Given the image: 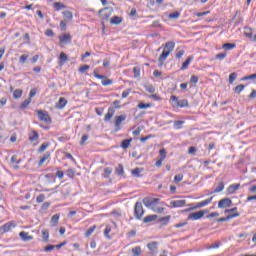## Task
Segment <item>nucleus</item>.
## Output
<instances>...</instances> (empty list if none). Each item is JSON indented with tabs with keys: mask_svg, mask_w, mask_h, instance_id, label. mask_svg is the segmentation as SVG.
I'll return each instance as SVG.
<instances>
[{
	"mask_svg": "<svg viewBox=\"0 0 256 256\" xmlns=\"http://www.w3.org/2000/svg\"><path fill=\"white\" fill-rule=\"evenodd\" d=\"M174 50H175L174 41L166 42L163 45V51L158 57V67H163V65H165V61H167V57H169V55H171V53H173Z\"/></svg>",
	"mask_w": 256,
	"mask_h": 256,
	"instance_id": "1",
	"label": "nucleus"
},
{
	"mask_svg": "<svg viewBox=\"0 0 256 256\" xmlns=\"http://www.w3.org/2000/svg\"><path fill=\"white\" fill-rule=\"evenodd\" d=\"M143 203L145 207L152 209L154 213H163L165 211L164 207L158 206L161 203V199L159 198L146 197L143 199Z\"/></svg>",
	"mask_w": 256,
	"mask_h": 256,
	"instance_id": "2",
	"label": "nucleus"
},
{
	"mask_svg": "<svg viewBox=\"0 0 256 256\" xmlns=\"http://www.w3.org/2000/svg\"><path fill=\"white\" fill-rule=\"evenodd\" d=\"M35 113L37 114L39 121H42L43 123H47L48 125H51V123H53V119L49 115L48 111L35 110Z\"/></svg>",
	"mask_w": 256,
	"mask_h": 256,
	"instance_id": "3",
	"label": "nucleus"
},
{
	"mask_svg": "<svg viewBox=\"0 0 256 256\" xmlns=\"http://www.w3.org/2000/svg\"><path fill=\"white\" fill-rule=\"evenodd\" d=\"M111 15H113V9L109 7L100 9L98 12V17H100L101 21H109Z\"/></svg>",
	"mask_w": 256,
	"mask_h": 256,
	"instance_id": "4",
	"label": "nucleus"
},
{
	"mask_svg": "<svg viewBox=\"0 0 256 256\" xmlns=\"http://www.w3.org/2000/svg\"><path fill=\"white\" fill-rule=\"evenodd\" d=\"M93 76L96 79H102L101 83H102L103 87H109V85H113L112 79L107 78V76H105V75H100L99 73H97V71L93 72Z\"/></svg>",
	"mask_w": 256,
	"mask_h": 256,
	"instance_id": "5",
	"label": "nucleus"
},
{
	"mask_svg": "<svg viewBox=\"0 0 256 256\" xmlns=\"http://www.w3.org/2000/svg\"><path fill=\"white\" fill-rule=\"evenodd\" d=\"M145 215V209H143V204L141 202H136L134 207V217L136 219H141Z\"/></svg>",
	"mask_w": 256,
	"mask_h": 256,
	"instance_id": "6",
	"label": "nucleus"
},
{
	"mask_svg": "<svg viewBox=\"0 0 256 256\" xmlns=\"http://www.w3.org/2000/svg\"><path fill=\"white\" fill-rule=\"evenodd\" d=\"M170 99L174 102L175 107H189V101H187V99L179 100V98L175 95H172Z\"/></svg>",
	"mask_w": 256,
	"mask_h": 256,
	"instance_id": "7",
	"label": "nucleus"
},
{
	"mask_svg": "<svg viewBox=\"0 0 256 256\" xmlns=\"http://www.w3.org/2000/svg\"><path fill=\"white\" fill-rule=\"evenodd\" d=\"M127 120V115L121 114L114 117V126L116 131H121V124Z\"/></svg>",
	"mask_w": 256,
	"mask_h": 256,
	"instance_id": "8",
	"label": "nucleus"
},
{
	"mask_svg": "<svg viewBox=\"0 0 256 256\" xmlns=\"http://www.w3.org/2000/svg\"><path fill=\"white\" fill-rule=\"evenodd\" d=\"M205 213H207V211H203V210L190 213L188 214V221H199V219H203V217L205 216Z\"/></svg>",
	"mask_w": 256,
	"mask_h": 256,
	"instance_id": "9",
	"label": "nucleus"
},
{
	"mask_svg": "<svg viewBox=\"0 0 256 256\" xmlns=\"http://www.w3.org/2000/svg\"><path fill=\"white\" fill-rule=\"evenodd\" d=\"M212 201H213V197H210L206 200L196 203L194 207L187 209L186 211H193V209H201L202 207H207V205L211 204Z\"/></svg>",
	"mask_w": 256,
	"mask_h": 256,
	"instance_id": "10",
	"label": "nucleus"
},
{
	"mask_svg": "<svg viewBox=\"0 0 256 256\" xmlns=\"http://www.w3.org/2000/svg\"><path fill=\"white\" fill-rule=\"evenodd\" d=\"M15 227H17V224H15V222L10 221L2 225L0 227V231L1 233H9V231H11V229H15Z\"/></svg>",
	"mask_w": 256,
	"mask_h": 256,
	"instance_id": "11",
	"label": "nucleus"
},
{
	"mask_svg": "<svg viewBox=\"0 0 256 256\" xmlns=\"http://www.w3.org/2000/svg\"><path fill=\"white\" fill-rule=\"evenodd\" d=\"M147 248L149 249L151 255H157V251H159V243L158 242H149L147 244Z\"/></svg>",
	"mask_w": 256,
	"mask_h": 256,
	"instance_id": "12",
	"label": "nucleus"
},
{
	"mask_svg": "<svg viewBox=\"0 0 256 256\" xmlns=\"http://www.w3.org/2000/svg\"><path fill=\"white\" fill-rule=\"evenodd\" d=\"M58 39L61 45H67L71 43L72 38H71V34L65 33V34H62L61 36H58Z\"/></svg>",
	"mask_w": 256,
	"mask_h": 256,
	"instance_id": "13",
	"label": "nucleus"
},
{
	"mask_svg": "<svg viewBox=\"0 0 256 256\" xmlns=\"http://www.w3.org/2000/svg\"><path fill=\"white\" fill-rule=\"evenodd\" d=\"M233 204V201L229 198H223L218 202V208L219 209H225L226 207H229Z\"/></svg>",
	"mask_w": 256,
	"mask_h": 256,
	"instance_id": "14",
	"label": "nucleus"
},
{
	"mask_svg": "<svg viewBox=\"0 0 256 256\" xmlns=\"http://www.w3.org/2000/svg\"><path fill=\"white\" fill-rule=\"evenodd\" d=\"M186 204H187L186 200H174L170 202V207H172V209H177V208L185 207Z\"/></svg>",
	"mask_w": 256,
	"mask_h": 256,
	"instance_id": "15",
	"label": "nucleus"
},
{
	"mask_svg": "<svg viewBox=\"0 0 256 256\" xmlns=\"http://www.w3.org/2000/svg\"><path fill=\"white\" fill-rule=\"evenodd\" d=\"M115 116V108L109 107L107 113L104 116L105 123H109L111 119Z\"/></svg>",
	"mask_w": 256,
	"mask_h": 256,
	"instance_id": "16",
	"label": "nucleus"
},
{
	"mask_svg": "<svg viewBox=\"0 0 256 256\" xmlns=\"http://www.w3.org/2000/svg\"><path fill=\"white\" fill-rule=\"evenodd\" d=\"M68 61H69V57L67 56V54L65 52H61L58 57L59 67H63V65H65V63Z\"/></svg>",
	"mask_w": 256,
	"mask_h": 256,
	"instance_id": "17",
	"label": "nucleus"
},
{
	"mask_svg": "<svg viewBox=\"0 0 256 256\" xmlns=\"http://www.w3.org/2000/svg\"><path fill=\"white\" fill-rule=\"evenodd\" d=\"M240 213L228 214L227 217H222L217 220V223H223L225 221H229L231 219H235L236 217H240Z\"/></svg>",
	"mask_w": 256,
	"mask_h": 256,
	"instance_id": "18",
	"label": "nucleus"
},
{
	"mask_svg": "<svg viewBox=\"0 0 256 256\" xmlns=\"http://www.w3.org/2000/svg\"><path fill=\"white\" fill-rule=\"evenodd\" d=\"M239 189H241V184H231L230 186H228L227 191L230 195H234V193H236L237 191H239Z\"/></svg>",
	"mask_w": 256,
	"mask_h": 256,
	"instance_id": "19",
	"label": "nucleus"
},
{
	"mask_svg": "<svg viewBox=\"0 0 256 256\" xmlns=\"http://www.w3.org/2000/svg\"><path fill=\"white\" fill-rule=\"evenodd\" d=\"M66 106H67V99L63 97L59 98L58 102L55 105L56 109H59L60 111L65 109Z\"/></svg>",
	"mask_w": 256,
	"mask_h": 256,
	"instance_id": "20",
	"label": "nucleus"
},
{
	"mask_svg": "<svg viewBox=\"0 0 256 256\" xmlns=\"http://www.w3.org/2000/svg\"><path fill=\"white\" fill-rule=\"evenodd\" d=\"M29 141H31V143L37 141L39 139V132L38 131H35V130H32L29 135Z\"/></svg>",
	"mask_w": 256,
	"mask_h": 256,
	"instance_id": "21",
	"label": "nucleus"
},
{
	"mask_svg": "<svg viewBox=\"0 0 256 256\" xmlns=\"http://www.w3.org/2000/svg\"><path fill=\"white\" fill-rule=\"evenodd\" d=\"M22 241H33V236L29 235V232L22 231L19 233Z\"/></svg>",
	"mask_w": 256,
	"mask_h": 256,
	"instance_id": "22",
	"label": "nucleus"
},
{
	"mask_svg": "<svg viewBox=\"0 0 256 256\" xmlns=\"http://www.w3.org/2000/svg\"><path fill=\"white\" fill-rule=\"evenodd\" d=\"M123 18L121 16H114L110 19V25H121Z\"/></svg>",
	"mask_w": 256,
	"mask_h": 256,
	"instance_id": "23",
	"label": "nucleus"
},
{
	"mask_svg": "<svg viewBox=\"0 0 256 256\" xmlns=\"http://www.w3.org/2000/svg\"><path fill=\"white\" fill-rule=\"evenodd\" d=\"M193 61V56H189L186 61L183 62L180 71H185V69H188L189 65H191V62Z\"/></svg>",
	"mask_w": 256,
	"mask_h": 256,
	"instance_id": "24",
	"label": "nucleus"
},
{
	"mask_svg": "<svg viewBox=\"0 0 256 256\" xmlns=\"http://www.w3.org/2000/svg\"><path fill=\"white\" fill-rule=\"evenodd\" d=\"M235 47H237L235 43H224L222 45V49H224V51H232V49H235Z\"/></svg>",
	"mask_w": 256,
	"mask_h": 256,
	"instance_id": "25",
	"label": "nucleus"
},
{
	"mask_svg": "<svg viewBox=\"0 0 256 256\" xmlns=\"http://www.w3.org/2000/svg\"><path fill=\"white\" fill-rule=\"evenodd\" d=\"M131 141H133V139L131 138L123 140L120 144V147L122 149H129V147L131 146Z\"/></svg>",
	"mask_w": 256,
	"mask_h": 256,
	"instance_id": "26",
	"label": "nucleus"
},
{
	"mask_svg": "<svg viewBox=\"0 0 256 256\" xmlns=\"http://www.w3.org/2000/svg\"><path fill=\"white\" fill-rule=\"evenodd\" d=\"M63 18L67 19V21H72L73 20V12L67 10L62 12Z\"/></svg>",
	"mask_w": 256,
	"mask_h": 256,
	"instance_id": "27",
	"label": "nucleus"
},
{
	"mask_svg": "<svg viewBox=\"0 0 256 256\" xmlns=\"http://www.w3.org/2000/svg\"><path fill=\"white\" fill-rule=\"evenodd\" d=\"M157 220V215L153 214V215H148L143 219V223H151L153 221Z\"/></svg>",
	"mask_w": 256,
	"mask_h": 256,
	"instance_id": "28",
	"label": "nucleus"
},
{
	"mask_svg": "<svg viewBox=\"0 0 256 256\" xmlns=\"http://www.w3.org/2000/svg\"><path fill=\"white\" fill-rule=\"evenodd\" d=\"M169 221H171V216H164L162 218L159 219V223H161V225H169Z\"/></svg>",
	"mask_w": 256,
	"mask_h": 256,
	"instance_id": "29",
	"label": "nucleus"
},
{
	"mask_svg": "<svg viewBox=\"0 0 256 256\" xmlns=\"http://www.w3.org/2000/svg\"><path fill=\"white\" fill-rule=\"evenodd\" d=\"M23 97V90L22 89H16L13 91V98L14 99H21Z\"/></svg>",
	"mask_w": 256,
	"mask_h": 256,
	"instance_id": "30",
	"label": "nucleus"
},
{
	"mask_svg": "<svg viewBox=\"0 0 256 256\" xmlns=\"http://www.w3.org/2000/svg\"><path fill=\"white\" fill-rule=\"evenodd\" d=\"M59 214H55L54 216H52L50 223L53 227H57L58 223H59Z\"/></svg>",
	"mask_w": 256,
	"mask_h": 256,
	"instance_id": "31",
	"label": "nucleus"
},
{
	"mask_svg": "<svg viewBox=\"0 0 256 256\" xmlns=\"http://www.w3.org/2000/svg\"><path fill=\"white\" fill-rule=\"evenodd\" d=\"M223 189H225V184L223 182H220L214 188L213 193H221V191H223Z\"/></svg>",
	"mask_w": 256,
	"mask_h": 256,
	"instance_id": "32",
	"label": "nucleus"
},
{
	"mask_svg": "<svg viewBox=\"0 0 256 256\" xmlns=\"http://www.w3.org/2000/svg\"><path fill=\"white\" fill-rule=\"evenodd\" d=\"M143 168H135L131 171L133 177H141V173H143Z\"/></svg>",
	"mask_w": 256,
	"mask_h": 256,
	"instance_id": "33",
	"label": "nucleus"
},
{
	"mask_svg": "<svg viewBox=\"0 0 256 256\" xmlns=\"http://www.w3.org/2000/svg\"><path fill=\"white\" fill-rule=\"evenodd\" d=\"M31 98H28L26 100H24L21 104H20V109H27V107H29V105H31Z\"/></svg>",
	"mask_w": 256,
	"mask_h": 256,
	"instance_id": "34",
	"label": "nucleus"
},
{
	"mask_svg": "<svg viewBox=\"0 0 256 256\" xmlns=\"http://www.w3.org/2000/svg\"><path fill=\"white\" fill-rule=\"evenodd\" d=\"M53 7L56 11H61V9H65V4L61 3V2H54L53 3Z\"/></svg>",
	"mask_w": 256,
	"mask_h": 256,
	"instance_id": "35",
	"label": "nucleus"
},
{
	"mask_svg": "<svg viewBox=\"0 0 256 256\" xmlns=\"http://www.w3.org/2000/svg\"><path fill=\"white\" fill-rule=\"evenodd\" d=\"M141 253H142L141 246H136V247L132 248L133 256H141Z\"/></svg>",
	"mask_w": 256,
	"mask_h": 256,
	"instance_id": "36",
	"label": "nucleus"
},
{
	"mask_svg": "<svg viewBox=\"0 0 256 256\" xmlns=\"http://www.w3.org/2000/svg\"><path fill=\"white\" fill-rule=\"evenodd\" d=\"M50 143H42L41 146L38 148V153H44L48 148Z\"/></svg>",
	"mask_w": 256,
	"mask_h": 256,
	"instance_id": "37",
	"label": "nucleus"
},
{
	"mask_svg": "<svg viewBox=\"0 0 256 256\" xmlns=\"http://www.w3.org/2000/svg\"><path fill=\"white\" fill-rule=\"evenodd\" d=\"M95 229H97V225H94L86 230L85 237H91V235H93V233L95 232Z\"/></svg>",
	"mask_w": 256,
	"mask_h": 256,
	"instance_id": "38",
	"label": "nucleus"
},
{
	"mask_svg": "<svg viewBox=\"0 0 256 256\" xmlns=\"http://www.w3.org/2000/svg\"><path fill=\"white\" fill-rule=\"evenodd\" d=\"M42 239L45 243L49 241V230L47 229L42 230Z\"/></svg>",
	"mask_w": 256,
	"mask_h": 256,
	"instance_id": "39",
	"label": "nucleus"
},
{
	"mask_svg": "<svg viewBox=\"0 0 256 256\" xmlns=\"http://www.w3.org/2000/svg\"><path fill=\"white\" fill-rule=\"evenodd\" d=\"M49 157H51V153H46L38 162L39 167H41V165H43V163H45V161H47V159H49Z\"/></svg>",
	"mask_w": 256,
	"mask_h": 256,
	"instance_id": "40",
	"label": "nucleus"
},
{
	"mask_svg": "<svg viewBox=\"0 0 256 256\" xmlns=\"http://www.w3.org/2000/svg\"><path fill=\"white\" fill-rule=\"evenodd\" d=\"M112 173H113V168L107 167V168L104 169L103 177L105 179H108V177H110Z\"/></svg>",
	"mask_w": 256,
	"mask_h": 256,
	"instance_id": "41",
	"label": "nucleus"
},
{
	"mask_svg": "<svg viewBox=\"0 0 256 256\" xmlns=\"http://www.w3.org/2000/svg\"><path fill=\"white\" fill-rule=\"evenodd\" d=\"M138 109H151V107H153V104H151V103H147V104H145V103H139L138 104Z\"/></svg>",
	"mask_w": 256,
	"mask_h": 256,
	"instance_id": "42",
	"label": "nucleus"
},
{
	"mask_svg": "<svg viewBox=\"0 0 256 256\" xmlns=\"http://www.w3.org/2000/svg\"><path fill=\"white\" fill-rule=\"evenodd\" d=\"M112 231V228L110 225H107L106 228L104 229V236L107 238V239H111V236L109 235V233H111Z\"/></svg>",
	"mask_w": 256,
	"mask_h": 256,
	"instance_id": "43",
	"label": "nucleus"
},
{
	"mask_svg": "<svg viewBox=\"0 0 256 256\" xmlns=\"http://www.w3.org/2000/svg\"><path fill=\"white\" fill-rule=\"evenodd\" d=\"M227 57V52H222V53H219L215 56V59L217 61H223V59H225Z\"/></svg>",
	"mask_w": 256,
	"mask_h": 256,
	"instance_id": "44",
	"label": "nucleus"
},
{
	"mask_svg": "<svg viewBox=\"0 0 256 256\" xmlns=\"http://www.w3.org/2000/svg\"><path fill=\"white\" fill-rule=\"evenodd\" d=\"M179 17H181V13L176 11L174 13H170L168 15V19H179Z\"/></svg>",
	"mask_w": 256,
	"mask_h": 256,
	"instance_id": "45",
	"label": "nucleus"
},
{
	"mask_svg": "<svg viewBox=\"0 0 256 256\" xmlns=\"http://www.w3.org/2000/svg\"><path fill=\"white\" fill-rule=\"evenodd\" d=\"M244 90H245V85L240 84L234 88V93H237L239 95V93H241Z\"/></svg>",
	"mask_w": 256,
	"mask_h": 256,
	"instance_id": "46",
	"label": "nucleus"
},
{
	"mask_svg": "<svg viewBox=\"0 0 256 256\" xmlns=\"http://www.w3.org/2000/svg\"><path fill=\"white\" fill-rule=\"evenodd\" d=\"M160 159L164 160L167 158V150L165 148L160 149L159 151Z\"/></svg>",
	"mask_w": 256,
	"mask_h": 256,
	"instance_id": "47",
	"label": "nucleus"
},
{
	"mask_svg": "<svg viewBox=\"0 0 256 256\" xmlns=\"http://www.w3.org/2000/svg\"><path fill=\"white\" fill-rule=\"evenodd\" d=\"M134 77L137 79L138 77H141V68L134 67L133 68Z\"/></svg>",
	"mask_w": 256,
	"mask_h": 256,
	"instance_id": "48",
	"label": "nucleus"
},
{
	"mask_svg": "<svg viewBox=\"0 0 256 256\" xmlns=\"http://www.w3.org/2000/svg\"><path fill=\"white\" fill-rule=\"evenodd\" d=\"M235 79H237V73L233 72L229 75V83L230 85H233Z\"/></svg>",
	"mask_w": 256,
	"mask_h": 256,
	"instance_id": "49",
	"label": "nucleus"
},
{
	"mask_svg": "<svg viewBox=\"0 0 256 256\" xmlns=\"http://www.w3.org/2000/svg\"><path fill=\"white\" fill-rule=\"evenodd\" d=\"M66 175H67V177H70L71 179H73V177H75V170L73 168H69L66 171Z\"/></svg>",
	"mask_w": 256,
	"mask_h": 256,
	"instance_id": "50",
	"label": "nucleus"
},
{
	"mask_svg": "<svg viewBox=\"0 0 256 256\" xmlns=\"http://www.w3.org/2000/svg\"><path fill=\"white\" fill-rule=\"evenodd\" d=\"M255 79H256V73L243 77L242 81H249V80L255 81Z\"/></svg>",
	"mask_w": 256,
	"mask_h": 256,
	"instance_id": "51",
	"label": "nucleus"
},
{
	"mask_svg": "<svg viewBox=\"0 0 256 256\" xmlns=\"http://www.w3.org/2000/svg\"><path fill=\"white\" fill-rule=\"evenodd\" d=\"M10 162L13 164V165H15V163H16V165H19V163H21V159H17V155H13L12 157H11V159H10Z\"/></svg>",
	"mask_w": 256,
	"mask_h": 256,
	"instance_id": "52",
	"label": "nucleus"
},
{
	"mask_svg": "<svg viewBox=\"0 0 256 256\" xmlns=\"http://www.w3.org/2000/svg\"><path fill=\"white\" fill-rule=\"evenodd\" d=\"M183 181V174H177L174 176V183H181Z\"/></svg>",
	"mask_w": 256,
	"mask_h": 256,
	"instance_id": "53",
	"label": "nucleus"
},
{
	"mask_svg": "<svg viewBox=\"0 0 256 256\" xmlns=\"http://www.w3.org/2000/svg\"><path fill=\"white\" fill-rule=\"evenodd\" d=\"M224 213H225V214L228 213V215H234V213H239V212H237V207H234V208H232V209H226V210L224 211Z\"/></svg>",
	"mask_w": 256,
	"mask_h": 256,
	"instance_id": "54",
	"label": "nucleus"
},
{
	"mask_svg": "<svg viewBox=\"0 0 256 256\" xmlns=\"http://www.w3.org/2000/svg\"><path fill=\"white\" fill-rule=\"evenodd\" d=\"M129 95H131V88L126 89L122 92V99H127V97H129Z\"/></svg>",
	"mask_w": 256,
	"mask_h": 256,
	"instance_id": "55",
	"label": "nucleus"
},
{
	"mask_svg": "<svg viewBox=\"0 0 256 256\" xmlns=\"http://www.w3.org/2000/svg\"><path fill=\"white\" fill-rule=\"evenodd\" d=\"M45 201V194H40L36 197V203H43Z\"/></svg>",
	"mask_w": 256,
	"mask_h": 256,
	"instance_id": "56",
	"label": "nucleus"
},
{
	"mask_svg": "<svg viewBox=\"0 0 256 256\" xmlns=\"http://www.w3.org/2000/svg\"><path fill=\"white\" fill-rule=\"evenodd\" d=\"M149 99H154V101H161V96H159L158 94H151L148 95Z\"/></svg>",
	"mask_w": 256,
	"mask_h": 256,
	"instance_id": "57",
	"label": "nucleus"
},
{
	"mask_svg": "<svg viewBox=\"0 0 256 256\" xmlns=\"http://www.w3.org/2000/svg\"><path fill=\"white\" fill-rule=\"evenodd\" d=\"M60 29H61V31H67V22L66 21L61 20Z\"/></svg>",
	"mask_w": 256,
	"mask_h": 256,
	"instance_id": "58",
	"label": "nucleus"
},
{
	"mask_svg": "<svg viewBox=\"0 0 256 256\" xmlns=\"http://www.w3.org/2000/svg\"><path fill=\"white\" fill-rule=\"evenodd\" d=\"M79 73H85V71H89V65H83L78 69Z\"/></svg>",
	"mask_w": 256,
	"mask_h": 256,
	"instance_id": "59",
	"label": "nucleus"
},
{
	"mask_svg": "<svg viewBox=\"0 0 256 256\" xmlns=\"http://www.w3.org/2000/svg\"><path fill=\"white\" fill-rule=\"evenodd\" d=\"M35 95H37V89L32 88L29 93V99H33V97H35Z\"/></svg>",
	"mask_w": 256,
	"mask_h": 256,
	"instance_id": "60",
	"label": "nucleus"
},
{
	"mask_svg": "<svg viewBox=\"0 0 256 256\" xmlns=\"http://www.w3.org/2000/svg\"><path fill=\"white\" fill-rule=\"evenodd\" d=\"M185 55V50H179L176 52V59H181Z\"/></svg>",
	"mask_w": 256,
	"mask_h": 256,
	"instance_id": "61",
	"label": "nucleus"
},
{
	"mask_svg": "<svg viewBox=\"0 0 256 256\" xmlns=\"http://www.w3.org/2000/svg\"><path fill=\"white\" fill-rule=\"evenodd\" d=\"M145 89L148 93H154L155 92V87H153V85L145 86Z\"/></svg>",
	"mask_w": 256,
	"mask_h": 256,
	"instance_id": "62",
	"label": "nucleus"
},
{
	"mask_svg": "<svg viewBox=\"0 0 256 256\" xmlns=\"http://www.w3.org/2000/svg\"><path fill=\"white\" fill-rule=\"evenodd\" d=\"M190 83H199V77L196 75H192L190 78Z\"/></svg>",
	"mask_w": 256,
	"mask_h": 256,
	"instance_id": "63",
	"label": "nucleus"
},
{
	"mask_svg": "<svg viewBox=\"0 0 256 256\" xmlns=\"http://www.w3.org/2000/svg\"><path fill=\"white\" fill-rule=\"evenodd\" d=\"M27 59H29L28 55H22V56H20L19 61L21 63H25L27 61Z\"/></svg>",
	"mask_w": 256,
	"mask_h": 256,
	"instance_id": "64",
	"label": "nucleus"
}]
</instances>
